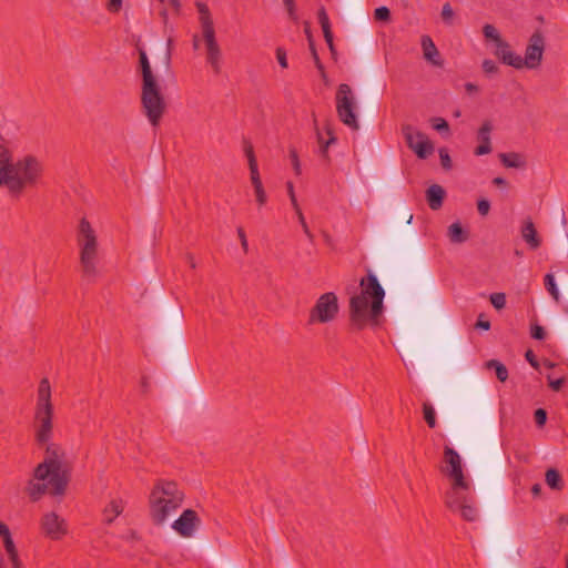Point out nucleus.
<instances>
[{
  "label": "nucleus",
  "instance_id": "1",
  "mask_svg": "<svg viewBox=\"0 0 568 568\" xmlns=\"http://www.w3.org/2000/svg\"><path fill=\"white\" fill-rule=\"evenodd\" d=\"M43 171L37 156L28 154L13 162L9 149L0 144V187L6 186L10 196L20 197L26 189L36 187Z\"/></svg>",
  "mask_w": 568,
  "mask_h": 568
},
{
  "label": "nucleus",
  "instance_id": "2",
  "mask_svg": "<svg viewBox=\"0 0 568 568\" xmlns=\"http://www.w3.org/2000/svg\"><path fill=\"white\" fill-rule=\"evenodd\" d=\"M361 293L349 300V323L356 331L364 329L368 324L377 325L384 311L385 291L377 276L368 273L359 283Z\"/></svg>",
  "mask_w": 568,
  "mask_h": 568
},
{
  "label": "nucleus",
  "instance_id": "3",
  "mask_svg": "<svg viewBox=\"0 0 568 568\" xmlns=\"http://www.w3.org/2000/svg\"><path fill=\"white\" fill-rule=\"evenodd\" d=\"M138 50L141 71V106L149 122L153 126H158L166 111L165 98L153 74L146 52L142 48Z\"/></svg>",
  "mask_w": 568,
  "mask_h": 568
},
{
  "label": "nucleus",
  "instance_id": "4",
  "mask_svg": "<svg viewBox=\"0 0 568 568\" xmlns=\"http://www.w3.org/2000/svg\"><path fill=\"white\" fill-rule=\"evenodd\" d=\"M65 453L55 443L45 447V457L33 470V478L39 481L49 480L51 494L61 496L65 493L71 479V468L64 462Z\"/></svg>",
  "mask_w": 568,
  "mask_h": 568
},
{
  "label": "nucleus",
  "instance_id": "5",
  "mask_svg": "<svg viewBox=\"0 0 568 568\" xmlns=\"http://www.w3.org/2000/svg\"><path fill=\"white\" fill-rule=\"evenodd\" d=\"M77 243L80 250L82 278L88 283H93L99 276V243L95 231L85 217H82L79 223Z\"/></svg>",
  "mask_w": 568,
  "mask_h": 568
},
{
  "label": "nucleus",
  "instance_id": "6",
  "mask_svg": "<svg viewBox=\"0 0 568 568\" xmlns=\"http://www.w3.org/2000/svg\"><path fill=\"white\" fill-rule=\"evenodd\" d=\"M53 405L51 402V386L48 378H42L38 387L34 410L36 440L39 445L48 444L53 433Z\"/></svg>",
  "mask_w": 568,
  "mask_h": 568
},
{
  "label": "nucleus",
  "instance_id": "7",
  "mask_svg": "<svg viewBox=\"0 0 568 568\" xmlns=\"http://www.w3.org/2000/svg\"><path fill=\"white\" fill-rule=\"evenodd\" d=\"M355 108L352 88L346 83H341L336 92V112L341 122L354 131L359 129Z\"/></svg>",
  "mask_w": 568,
  "mask_h": 568
},
{
  "label": "nucleus",
  "instance_id": "8",
  "mask_svg": "<svg viewBox=\"0 0 568 568\" xmlns=\"http://www.w3.org/2000/svg\"><path fill=\"white\" fill-rule=\"evenodd\" d=\"M337 296L333 292L321 295L312 307L308 317V324L328 323L333 321L338 313Z\"/></svg>",
  "mask_w": 568,
  "mask_h": 568
},
{
  "label": "nucleus",
  "instance_id": "9",
  "mask_svg": "<svg viewBox=\"0 0 568 568\" xmlns=\"http://www.w3.org/2000/svg\"><path fill=\"white\" fill-rule=\"evenodd\" d=\"M546 41L542 32L540 30H536L528 40L525 57L520 55V62L518 64V70L523 68H527L530 70L537 69L540 67L542 61V55L545 52Z\"/></svg>",
  "mask_w": 568,
  "mask_h": 568
},
{
  "label": "nucleus",
  "instance_id": "10",
  "mask_svg": "<svg viewBox=\"0 0 568 568\" xmlns=\"http://www.w3.org/2000/svg\"><path fill=\"white\" fill-rule=\"evenodd\" d=\"M402 133L407 146L414 151L419 159H426L433 153L434 145L425 133L416 130L410 124L403 125Z\"/></svg>",
  "mask_w": 568,
  "mask_h": 568
},
{
  "label": "nucleus",
  "instance_id": "11",
  "mask_svg": "<svg viewBox=\"0 0 568 568\" xmlns=\"http://www.w3.org/2000/svg\"><path fill=\"white\" fill-rule=\"evenodd\" d=\"M162 496L168 499L171 509L180 508L185 497L175 481L159 479L153 486V499L156 504L162 503L160 499Z\"/></svg>",
  "mask_w": 568,
  "mask_h": 568
},
{
  "label": "nucleus",
  "instance_id": "12",
  "mask_svg": "<svg viewBox=\"0 0 568 568\" xmlns=\"http://www.w3.org/2000/svg\"><path fill=\"white\" fill-rule=\"evenodd\" d=\"M243 148H244V153L247 158V161H248V168H250V174H251V182L253 184V187H254V193H255V197H256V201L260 205H264L267 201V196H266V193L264 191V187H263V184H262V181H261V176H260V172H258V166H257V161H256V158H255V153H254V149H253V145L252 143L244 139L243 140Z\"/></svg>",
  "mask_w": 568,
  "mask_h": 568
},
{
  "label": "nucleus",
  "instance_id": "13",
  "mask_svg": "<svg viewBox=\"0 0 568 568\" xmlns=\"http://www.w3.org/2000/svg\"><path fill=\"white\" fill-rule=\"evenodd\" d=\"M444 462L446 467L443 471L455 480V487L468 488L463 475L462 458L459 454L454 448L446 446L444 449Z\"/></svg>",
  "mask_w": 568,
  "mask_h": 568
},
{
  "label": "nucleus",
  "instance_id": "14",
  "mask_svg": "<svg viewBox=\"0 0 568 568\" xmlns=\"http://www.w3.org/2000/svg\"><path fill=\"white\" fill-rule=\"evenodd\" d=\"M41 529L44 536L52 540H60L68 534L65 520L54 511L47 513L42 516Z\"/></svg>",
  "mask_w": 568,
  "mask_h": 568
},
{
  "label": "nucleus",
  "instance_id": "15",
  "mask_svg": "<svg viewBox=\"0 0 568 568\" xmlns=\"http://www.w3.org/2000/svg\"><path fill=\"white\" fill-rule=\"evenodd\" d=\"M201 519L193 509H185L172 524V528L182 537H192L200 527Z\"/></svg>",
  "mask_w": 568,
  "mask_h": 568
},
{
  "label": "nucleus",
  "instance_id": "16",
  "mask_svg": "<svg viewBox=\"0 0 568 568\" xmlns=\"http://www.w3.org/2000/svg\"><path fill=\"white\" fill-rule=\"evenodd\" d=\"M313 122H314V130H315V134H316V140H317V143H318V152H320V155L326 161V162H329L331 159H329V155H328V148L332 145V144H335L337 142V138L335 136L334 134V130L331 125V123H326L324 129H325V132L326 134L328 135V139L325 140L323 138V134L318 128V124H317V120H316V116L315 114L313 113Z\"/></svg>",
  "mask_w": 568,
  "mask_h": 568
},
{
  "label": "nucleus",
  "instance_id": "17",
  "mask_svg": "<svg viewBox=\"0 0 568 568\" xmlns=\"http://www.w3.org/2000/svg\"><path fill=\"white\" fill-rule=\"evenodd\" d=\"M161 504H156L153 499V489L151 490L150 497H149V505H150V516L154 525L162 526L171 513L175 511L176 509H171V505L166 501L163 496L160 498Z\"/></svg>",
  "mask_w": 568,
  "mask_h": 568
},
{
  "label": "nucleus",
  "instance_id": "18",
  "mask_svg": "<svg viewBox=\"0 0 568 568\" xmlns=\"http://www.w3.org/2000/svg\"><path fill=\"white\" fill-rule=\"evenodd\" d=\"M495 45L496 50L494 54L498 58V60L506 65L518 69L520 55L511 51L510 44L503 39V44L497 42Z\"/></svg>",
  "mask_w": 568,
  "mask_h": 568
},
{
  "label": "nucleus",
  "instance_id": "19",
  "mask_svg": "<svg viewBox=\"0 0 568 568\" xmlns=\"http://www.w3.org/2000/svg\"><path fill=\"white\" fill-rule=\"evenodd\" d=\"M493 125L490 121H485L478 130L477 138L480 144L475 149V155H485L491 152L490 132Z\"/></svg>",
  "mask_w": 568,
  "mask_h": 568
},
{
  "label": "nucleus",
  "instance_id": "20",
  "mask_svg": "<svg viewBox=\"0 0 568 568\" xmlns=\"http://www.w3.org/2000/svg\"><path fill=\"white\" fill-rule=\"evenodd\" d=\"M520 234L531 250H537L541 245V240L530 217L524 221Z\"/></svg>",
  "mask_w": 568,
  "mask_h": 568
},
{
  "label": "nucleus",
  "instance_id": "21",
  "mask_svg": "<svg viewBox=\"0 0 568 568\" xmlns=\"http://www.w3.org/2000/svg\"><path fill=\"white\" fill-rule=\"evenodd\" d=\"M463 487H455V480L452 488L445 494V505L452 511H457L464 503L467 501L466 496L459 491Z\"/></svg>",
  "mask_w": 568,
  "mask_h": 568
},
{
  "label": "nucleus",
  "instance_id": "22",
  "mask_svg": "<svg viewBox=\"0 0 568 568\" xmlns=\"http://www.w3.org/2000/svg\"><path fill=\"white\" fill-rule=\"evenodd\" d=\"M422 49L427 61L437 67L443 65V61L439 59V51L429 36L422 37Z\"/></svg>",
  "mask_w": 568,
  "mask_h": 568
},
{
  "label": "nucleus",
  "instance_id": "23",
  "mask_svg": "<svg viewBox=\"0 0 568 568\" xmlns=\"http://www.w3.org/2000/svg\"><path fill=\"white\" fill-rule=\"evenodd\" d=\"M445 196V190L438 184H433L426 190V200L428 206L434 211L439 210L443 206Z\"/></svg>",
  "mask_w": 568,
  "mask_h": 568
},
{
  "label": "nucleus",
  "instance_id": "24",
  "mask_svg": "<svg viewBox=\"0 0 568 568\" xmlns=\"http://www.w3.org/2000/svg\"><path fill=\"white\" fill-rule=\"evenodd\" d=\"M124 510V501L121 498L112 499L103 509V521L111 525Z\"/></svg>",
  "mask_w": 568,
  "mask_h": 568
},
{
  "label": "nucleus",
  "instance_id": "25",
  "mask_svg": "<svg viewBox=\"0 0 568 568\" xmlns=\"http://www.w3.org/2000/svg\"><path fill=\"white\" fill-rule=\"evenodd\" d=\"M183 316L184 314L181 306L168 307L165 314L168 329L171 331L172 333L179 332Z\"/></svg>",
  "mask_w": 568,
  "mask_h": 568
},
{
  "label": "nucleus",
  "instance_id": "26",
  "mask_svg": "<svg viewBox=\"0 0 568 568\" xmlns=\"http://www.w3.org/2000/svg\"><path fill=\"white\" fill-rule=\"evenodd\" d=\"M317 18H318V22L323 30L324 39H325L331 52L334 53L335 47H334V42H333V33L331 30V23H329V19L326 13V10L323 7L318 10Z\"/></svg>",
  "mask_w": 568,
  "mask_h": 568
},
{
  "label": "nucleus",
  "instance_id": "27",
  "mask_svg": "<svg viewBox=\"0 0 568 568\" xmlns=\"http://www.w3.org/2000/svg\"><path fill=\"white\" fill-rule=\"evenodd\" d=\"M3 541V547L9 556V559L12 564L13 568H22V562L19 558L18 550L11 537V532L1 537Z\"/></svg>",
  "mask_w": 568,
  "mask_h": 568
},
{
  "label": "nucleus",
  "instance_id": "28",
  "mask_svg": "<svg viewBox=\"0 0 568 568\" xmlns=\"http://www.w3.org/2000/svg\"><path fill=\"white\" fill-rule=\"evenodd\" d=\"M499 159L506 168L520 169L526 165L523 154L516 152L500 153Z\"/></svg>",
  "mask_w": 568,
  "mask_h": 568
},
{
  "label": "nucleus",
  "instance_id": "29",
  "mask_svg": "<svg viewBox=\"0 0 568 568\" xmlns=\"http://www.w3.org/2000/svg\"><path fill=\"white\" fill-rule=\"evenodd\" d=\"M206 60L212 67L215 74L221 72V49L219 44H213L212 47H206Z\"/></svg>",
  "mask_w": 568,
  "mask_h": 568
},
{
  "label": "nucleus",
  "instance_id": "30",
  "mask_svg": "<svg viewBox=\"0 0 568 568\" xmlns=\"http://www.w3.org/2000/svg\"><path fill=\"white\" fill-rule=\"evenodd\" d=\"M545 480L548 487L552 490H562L565 487L560 473L555 468L547 469Z\"/></svg>",
  "mask_w": 568,
  "mask_h": 568
},
{
  "label": "nucleus",
  "instance_id": "31",
  "mask_svg": "<svg viewBox=\"0 0 568 568\" xmlns=\"http://www.w3.org/2000/svg\"><path fill=\"white\" fill-rule=\"evenodd\" d=\"M48 485H50V484L49 483L48 484L36 483L34 478L29 480L28 487H27L29 497L33 501H37L41 496H43L47 493Z\"/></svg>",
  "mask_w": 568,
  "mask_h": 568
},
{
  "label": "nucleus",
  "instance_id": "32",
  "mask_svg": "<svg viewBox=\"0 0 568 568\" xmlns=\"http://www.w3.org/2000/svg\"><path fill=\"white\" fill-rule=\"evenodd\" d=\"M448 236L453 243H464L468 239L466 231H464L462 224L458 222L453 223L448 227Z\"/></svg>",
  "mask_w": 568,
  "mask_h": 568
},
{
  "label": "nucleus",
  "instance_id": "33",
  "mask_svg": "<svg viewBox=\"0 0 568 568\" xmlns=\"http://www.w3.org/2000/svg\"><path fill=\"white\" fill-rule=\"evenodd\" d=\"M485 366L488 369H494L495 371L496 377H497V379L499 382L504 383V382L507 381V378H508V369L498 359H489L488 362H486Z\"/></svg>",
  "mask_w": 568,
  "mask_h": 568
},
{
  "label": "nucleus",
  "instance_id": "34",
  "mask_svg": "<svg viewBox=\"0 0 568 568\" xmlns=\"http://www.w3.org/2000/svg\"><path fill=\"white\" fill-rule=\"evenodd\" d=\"M202 27V34L203 39L205 41L206 47H212L213 44H217L215 39V29L213 21H206L205 23L201 24Z\"/></svg>",
  "mask_w": 568,
  "mask_h": 568
},
{
  "label": "nucleus",
  "instance_id": "35",
  "mask_svg": "<svg viewBox=\"0 0 568 568\" xmlns=\"http://www.w3.org/2000/svg\"><path fill=\"white\" fill-rule=\"evenodd\" d=\"M460 513L462 518L466 521H475L478 517V510L467 501L457 510Z\"/></svg>",
  "mask_w": 568,
  "mask_h": 568
},
{
  "label": "nucleus",
  "instance_id": "36",
  "mask_svg": "<svg viewBox=\"0 0 568 568\" xmlns=\"http://www.w3.org/2000/svg\"><path fill=\"white\" fill-rule=\"evenodd\" d=\"M544 284L548 293L552 296V298L558 302L560 297L559 290L557 287V284L555 282V277L552 274L548 273L545 275Z\"/></svg>",
  "mask_w": 568,
  "mask_h": 568
},
{
  "label": "nucleus",
  "instance_id": "37",
  "mask_svg": "<svg viewBox=\"0 0 568 568\" xmlns=\"http://www.w3.org/2000/svg\"><path fill=\"white\" fill-rule=\"evenodd\" d=\"M483 34L485 37L486 40H490L493 41L495 44L497 42H499L500 44H503V38L500 36V33L498 32V30L496 29L495 26L493 24H485L483 27Z\"/></svg>",
  "mask_w": 568,
  "mask_h": 568
},
{
  "label": "nucleus",
  "instance_id": "38",
  "mask_svg": "<svg viewBox=\"0 0 568 568\" xmlns=\"http://www.w3.org/2000/svg\"><path fill=\"white\" fill-rule=\"evenodd\" d=\"M423 413H424V418H425V422L427 423V425L430 428H434L436 426V414H435L434 407L428 403H424Z\"/></svg>",
  "mask_w": 568,
  "mask_h": 568
},
{
  "label": "nucleus",
  "instance_id": "39",
  "mask_svg": "<svg viewBox=\"0 0 568 568\" xmlns=\"http://www.w3.org/2000/svg\"><path fill=\"white\" fill-rule=\"evenodd\" d=\"M288 153H290V159L292 162L293 170L296 175H300L302 173V169H301V162H300L298 153H297L296 149L291 146L288 150Z\"/></svg>",
  "mask_w": 568,
  "mask_h": 568
},
{
  "label": "nucleus",
  "instance_id": "40",
  "mask_svg": "<svg viewBox=\"0 0 568 568\" xmlns=\"http://www.w3.org/2000/svg\"><path fill=\"white\" fill-rule=\"evenodd\" d=\"M196 8L200 13V22L201 24L205 23L206 21H213L211 18V13L209 10V7L203 2H196Z\"/></svg>",
  "mask_w": 568,
  "mask_h": 568
},
{
  "label": "nucleus",
  "instance_id": "41",
  "mask_svg": "<svg viewBox=\"0 0 568 568\" xmlns=\"http://www.w3.org/2000/svg\"><path fill=\"white\" fill-rule=\"evenodd\" d=\"M489 298L496 310H501L506 305V295L504 293H493Z\"/></svg>",
  "mask_w": 568,
  "mask_h": 568
},
{
  "label": "nucleus",
  "instance_id": "42",
  "mask_svg": "<svg viewBox=\"0 0 568 568\" xmlns=\"http://www.w3.org/2000/svg\"><path fill=\"white\" fill-rule=\"evenodd\" d=\"M439 160H440V165L443 166L444 170L448 171L452 169L453 163H452V159H450V155H449L447 149H445V148L439 149Z\"/></svg>",
  "mask_w": 568,
  "mask_h": 568
},
{
  "label": "nucleus",
  "instance_id": "43",
  "mask_svg": "<svg viewBox=\"0 0 568 568\" xmlns=\"http://www.w3.org/2000/svg\"><path fill=\"white\" fill-rule=\"evenodd\" d=\"M308 47H310V50H311V53L314 59V63H315L316 68L321 72L322 77L325 78V69H324V65L317 54L314 41H311V45H308Z\"/></svg>",
  "mask_w": 568,
  "mask_h": 568
},
{
  "label": "nucleus",
  "instance_id": "44",
  "mask_svg": "<svg viewBox=\"0 0 568 568\" xmlns=\"http://www.w3.org/2000/svg\"><path fill=\"white\" fill-rule=\"evenodd\" d=\"M374 18L377 21H389L390 19V11L387 7H379L375 9Z\"/></svg>",
  "mask_w": 568,
  "mask_h": 568
},
{
  "label": "nucleus",
  "instance_id": "45",
  "mask_svg": "<svg viewBox=\"0 0 568 568\" xmlns=\"http://www.w3.org/2000/svg\"><path fill=\"white\" fill-rule=\"evenodd\" d=\"M481 68L486 74H495L499 71L498 65L490 59H485L481 63Z\"/></svg>",
  "mask_w": 568,
  "mask_h": 568
},
{
  "label": "nucleus",
  "instance_id": "46",
  "mask_svg": "<svg viewBox=\"0 0 568 568\" xmlns=\"http://www.w3.org/2000/svg\"><path fill=\"white\" fill-rule=\"evenodd\" d=\"M534 418L538 427H544L547 422V412L544 408H538L534 413Z\"/></svg>",
  "mask_w": 568,
  "mask_h": 568
},
{
  "label": "nucleus",
  "instance_id": "47",
  "mask_svg": "<svg viewBox=\"0 0 568 568\" xmlns=\"http://www.w3.org/2000/svg\"><path fill=\"white\" fill-rule=\"evenodd\" d=\"M432 123H433V128L438 131V132H443V131H448L449 130V125H448V122L443 119V118H434L432 120Z\"/></svg>",
  "mask_w": 568,
  "mask_h": 568
},
{
  "label": "nucleus",
  "instance_id": "48",
  "mask_svg": "<svg viewBox=\"0 0 568 568\" xmlns=\"http://www.w3.org/2000/svg\"><path fill=\"white\" fill-rule=\"evenodd\" d=\"M295 213H296V215H297V217H298L300 224H301V226H302V229H303V231H304L305 235H306L311 241H313V237H314V236H313V234L311 233V231H310V229H308V225H307V223H306V221H305V217H304V215H303L302 210H297V211H295Z\"/></svg>",
  "mask_w": 568,
  "mask_h": 568
},
{
  "label": "nucleus",
  "instance_id": "49",
  "mask_svg": "<svg viewBox=\"0 0 568 568\" xmlns=\"http://www.w3.org/2000/svg\"><path fill=\"white\" fill-rule=\"evenodd\" d=\"M531 337L538 341H541L546 336V331L542 326L535 324L530 329Z\"/></svg>",
  "mask_w": 568,
  "mask_h": 568
},
{
  "label": "nucleus",
  "instance_id": "50",
  "mask_svg": "<svg viewBox=\"0 0 568 568\" xmlns=\"http://www.w3.org/2000/svg\"><path fill=\"white\" fill-rule=\"evenodd\" d=\"M454 17V11H453V8L452 6L447 2L443 6V9H442V19L444 22L446 23H450L452 22V19Z\"/></svg>",
  "mask_w": 568,
  "mask_h": 568
},
{
  "label": "nucleus",
  "instance_id": "51",
  "mask_svg": "<svg viewBox=\"0 0 568 568\" xmlns=\"http://www.w3.org/2000/svg\"><path fill=\"white\" fill-rule=\"evenodd\" d=\"M286 187H287V193H288L292 206L294 207L295 211L301 210V207H300V205L297 203V199H296L295 192H294L293 183L288 181L286 183Z\"/></svg>",
  "mask_w": 568,
  "mask_h": 568
},
{
  "label": "nucleus",
  "instance_id": "52",
  "mask_svg": "<svg viewBox=\"0 0 568 568\" xmlns=\"http://www.w3.org/2000/svg\"><path fill=\"white\" fill-rule=\"evenodd\" d=\"M276 59H277L278 64H280L282 68L286 69V68L288 67V64H287V57H286V51H285V49H283V48H281V47H278V48L276 49Z\"/></svg>",
  "mask_w": 568,
  "mask_h": 568
},
{
  "label": "nucleus",
  "instance_id": "53",
  "mask_svg": "<svg viewBox=\"0 0 568 568\" xmlns=\"http://www.w3.org/2000/svg\"><path fill=\"white\" fill-rule=\"evenodd\" d=\"M477 210H478V213L483 216L487 215L489 210H490V203L488 200L486 199H480L478 200L477 202Z\"/></svg>",
  "mask_w": 568,
  "mask_h": 568
},
{
  "label": "nucleus",
  "instance_id": "54",
  "mask_svg": "<svg viewBox=\"0 0 568 568\" xmlns=\"http://www.w3.org/2000/svg\"><path fill=\"white\" fill-rule=\"evenodd\" d=\"M106 9L111 13H118L122 9V0H109Z\"/></svg>",
  "mask_w": 568,
  "mask_h": 568
},
{
  "label": "nucleus",
  "instance_id": "55",
  "mask_svg": "<svg viewBox=\"0 0 568 568\" xmlns=\"http://www.w3.org/2000/svg\"><path fill=\"white\" fill-rule=\"evenodd\" d=\"M525 357L527 359V362L534 367V368H538L539 367V363L537 361V357L535 355V353L531 351V349H528L526 353H525Z\"/></svg>",
  "mask_w": 568,
  "mask_h": 568
},
{
  "label": "nucleus",
  "instance_id": "56",
  "mask_svg": "<svg viewBox=\"0 0 568 568\" xmlns=\"http://www.w3.org/2000/svg\"><path fill=\"white\" fill-rule=\"evenodd\" d=\"M476 327L488 331L490 328V322L484 318V314H480L477 318Z\"/></svg>",
  "mask_w": 568,
  "mask_h": 568
},
{
  "label": "nucleus",
  "instance_id": "57",
  "mask_svg": "<svg viewBox=\"0 0 568 568\" xmlns=\"http://www.w3.org/2000/svg\"><path fill=\"white\" fill-rule=\"evenodd\" d=\"M564 382H565L564 378L550 381L549 386L552 390L559 392L562 388Z\"/></svg>",
  "mask_w": 568,
  "mask_h": 568
},
{
  "label": "nucleus",
  "instance_id": "58",
  "mask_svg": "<svg viewBox=\"0 0 568 568\" xmlns=\"http://www.w3.org/2000/svg\"><path fill=\"white\" fill-rule=\"evenodd\" d=\"M237 234L241 240V245H242L244 252H247V240H246L244 230L242 227H239Z\"/></svg>",
  "mask_w": 568,
  "mask_h": 568
},
{
  "label": "nucleus",
  "instance_id": "59",
  "mask_svg": "<svg viewBox=\"0 0 568 568\" xmlns=\"http://www.w3.org/2000/svg\"><path fill=\"white\" fill-rule=\"evenodd\" d=\"M140 386H141V392L143 394H148L149 388H150V384H149V379H148L146 376H142Z\"/></svg>",
  "mask_w": 568,
  "mask_h": 568
},
{
  "label": "nucleus",
  "instance_id": "60",
  "mask_svg": "<svg viewBox=\"0 0 568 568\" xmlns=\"http://www.w3.org/2000/svg\"><path fill=\"white\" fill-rule=\"evenodd\" d=\"M465 90L468 94H474V93H477L478 92V87L471 82H467L465 84Z\"/></svg>",
  "mask_w": 568,
  "mask_h": 568
},
{
  "label": "nucleus",
  "instance_id": "61",
  "mask_svg": "<svg viewBox=\"0 0 568 568\" xmlns=\"http://www.w3.org/2000/svg\"><path fill=\"white\" fill-rule=\"evenodd\" d=\"M286 9H287L290 19H292L293 21H297V16L295 12V3H293L292 6H286Z\"/></svg>",
  "mask_w": 568,
  "mask_h": 568
},
{
  "label": "nucleus",
  "instance_id": "62",
  "mask_svg": "<svg viewBox=\"0 0 568 568\" xmlns=\"http://www.w3.org/2000/svg\"><path fill=\"white\" fill-rule=\"evenodd\" d=\"M493 184L496 186H507V181L504 178L497 176L493 180Z\"/></svg>",
  "mask_w": 568,
  "mask_h": 568
},
{
  "label": "nucleus",
  "instance_id": "63",
  "mask_svg": "<svg viewBox=\"0 0 568 568\" xmlns=\"http://www.w3.org/2000/svg\"><path fill=\"white\" fill-rule=\"evenodd\" d=\"M304 31H305V34H306V37H307L308 45H311V41H314V40H313V36H312V32H311V28H310L308 22H305V29H304Z\"/></svg>",
  "mask_w": 568,
  "mask_h": 568
},
{
  "label": "nucleus",
  "instance_id": "64",
  "mask_svg": "<svg viewBox=\"0 0 568 568\" xmlns=\"http://www.w3.org/2000/svg\"><path fill=\"white\" fill-rule=\"evenodd\" d=\"M10 534L9 527L0 520V536L3 537Z\"/></svg>",
  "mask_w": 568,
  "mask_h": 568
}]
</instances>
